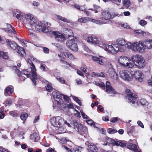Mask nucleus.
I'll list each match as a JSON object with an SVG mask.
<instances>
[{
  "instance_id": "0e129e2a",
  "label": "nucleus",
  "mask_w": 152,
  "mask_h": 152,
  "mask_svg": "<svg viewBox=\"0 0 152 152\" xmlns=\"http://www.w3.org/2000/svg\"><path fill=\"white\" fill-rule=\"evenodd\" d=\"M42 49L45 53H49V50L48 48L44 47L42 48Z\"/></svg>"
},
{
  "instance_id": "412c9836",
  "label": "nucleus",
  "mask_w": 152,
  "mask_h": 152,
  "mask_svg": "<svg viewBox=\"0 0 152 152\" xmlns=\"http://www.w3.org/2000/svg\"><path fill=\"white\" fill-rule=\"evenodd\" d=\"M61 62L62 64V66L64 68L67 69L68 68L69 66L71 68H73L72 65L71 64H69L65 61V59L64 58H61Z\"/></svg>"
},
{
  "instance_id": "c85d7f7f",
  "label": "nucleus",
  "mask_w": 152,
  "mask_h": 152,
  "mask_svg": "<svg viewBox=\"0 0 152 152\" xmlns=\"http://www.w3.org/2000/svg\"><path fill=\"white\" fill-rule=\"evenodd\" d=\"M65 35L66 36H68L69 37L72 38V37H74L73 33L72 30L68 28H66L64 30Z\"/></svg>"
},
{
  "instance_id": "f8f14e48",
  "label": "nucleus",
  "mask_w": 152,
  "mask_h": 152,
  "mask_svg": "<svg viewBox=\"0 0 152 152\" xmlns=\"http://www.w3.org/2000/svg\"><path fill=\"white\" fill-rule=\"evenodd\" d=\"M34 27L37 31L39 32L46 33L49 31L48 29L45 27L41 22L37 21Z\"/></svg>"
},
{
  "instance_id": "ea45409f",
  "label": "nucleus",
  "mask_w": 152,
  "mask_h": 152,
  "mask_svg": "<svg viewBox=\"0 0 152 152\" xmlns=\"http://www.w3.org/2000/svg\"><path fill=\"white\" fill-rule=\"evenodd\" d=\"M123 3L125 6L129 7L130 4V2L129 0H123Z\"/></svg>"
},
{
  "instance_id": "e2e57ef3",
  "label": "nucleus",
  "mask_w": 152,
  "mask_h": 152,
  "mask_svg": "<svg viewBox=\"0 0 152 152\" xmlns=\"http://www.w3.org/2000/svg\"><path fill=\"white\" fill-rule=\"evenodd\" d=\"M146 21L144 20H141L139 22V24L142 26H144L145 25V24H146Z\"/></svg>"
},
{
  "instance_id": "6ab92c4d",
  "label": "nucleus",
  "mask_w": 152,
  "mask_h": 152,
  "mask_svg": "<svg viewBox=\"0 0 152 152\" xmlns=\"http://www.w3.org/2000/svg\"><path fill=\"white\" fill-rule=\"evenodd\" d=\"M13 87L12 86H8L4 90V95L6 96H10L13 92Z\"/></svg>"
},
{
  "instance_id": "f704fd0d",
  "label": "nucleus",
  "mask_w": 152,
  "mask_h": 152,
  "mask_svg": "<svg viewBox=\"0 0 152 152\" xmlns=\"http://www.w3.org/2000/svg\"><path fill=\"white\" fill-rule=\"evenodd\" d=\"M134 31L135 33L139 35L142 36H145L146 35V34L145 32L142 31L140 30H134Z\"/></svg>"
},
{
  "instance_id": "680f3d73",
  "label": "nucleus",
  "mask_w": 152,
  "mask_h": 152,
  "mask_svg": "<svg viewBox=\"0 0 152 152\" xmlns=\"http://www.w3.org/2000/svg\"><path fill=\"white\" fill-rule=\"evenodd\" d=\"M0 151L1 152H10L7 149L0 147Z\"/></svg>"
},
{
  "instance_id": "393cba45",
  "label": "nucleus",
  "mask_w": 152,
  "mask_h": 152,
  "mask_svg": "<svg viewBox=\"0 0 152 152\" xmlns=\"http://www.w3.org/2000/svg\"><path fill=\"white\" fill-rule=\"evenodd\" d=\"M14 16L18 19L22 20L23 19V17L24 16V14L19 11V10H16L14 12Z\"/></svg>"
},
{
  "instance_id": "6e6552de",
  "label": "nucleus",
  "mask_w": 152,
  "mask_h": 152,
  "mask_svg": "<svg viewBox=\"0 0 152 152\" xmlns=\"http://www.w3.org/2000/svg\"><path fill=\"white\" fill-rule=\"evenodd\" d=\"M126 92L127 93V95L125 97L128 99L129 102L132 104L137 103V101L136 100L137 97L135 94L131 92L130 90L128 89L126 90Z\"/></svg>"
},
{
  "instance_id": "de8ad7c7",
  "label": "nucleus",
  "mask_w": 152,
  "mask_h": 152,
  "mask_svg": "<svg viewBox=\"0 0 152 152\" xmlns=\"http://www.w3.org/2000/svg\"><path fill=\"white\" fill-rule=\"evenodd\" d=\"M9 114L10 115L14 117H16L19 116V115L15 111H10L9 112Z\"/></svg>"
},
{
  "instance_id": "423d86ee",
  "label": "nucleus",
  "mask_w": 152,
  "mask_h": 152,
  "mask_svg": "<svg viewBox=\"0 0 152 152\" xmlns=\"http://www.w3.org/2000/svg\"><path fill=\"white\" fill-rule=\"evenodd\" d=\"M118 64L121 66L128 68H131L134 66L133 63H131L129 58L125 56H122L118 59Z\"/></svg>"
},
{
  "instance_id": "1a4fd4ad",
  "label": "nucleus",
  "mask_w": 152,
  "mask_h": 152,
  "mask_svg": "<svg viewBox=\"0 0 152 152\" xmlns=\"http://www.w3.org/2000/svg\"><path fill=\"white\" fill-rule=\"evenodd\" d=\"M86 41L88 43L94 45H98L99 47L102 48L100 45H103V44H105L103 42H99L97 37L94 36L87 37Z\"/></svg>"
},
{
  "instance_id": "49530a36",
  "label": "nucleus",
  "mask_w": 152,
  "mask_h": 152,
  "mask_svg": "<svg viewBox=\"0 0 152 152\" xmlns=\"http://www.w3.org/2000/svg\"><path fill=\"white\" fill-rule=\"evenodd\" d=\"M107 23V22L103 21L101 19V20H96L95 23L99 25H102Z\"/></svg>"
},
{
  "instance_id": "c756f323",
  "label": "nucleus",
  "mask_w": 152,
  "mask_h": 152,
  "mask_svg": "<svg viewBox=\"0 0 152 152\" xmlns=\"http://www.w3.org/2000/svg\"><path fill=\"white\" fill-rule=\"evenodd\" d=\"M127 148L133 150L136 152H137L138 151L137 146L135 144L132 143H130L129 145H128Z\"/></svg>"
},
{
  "instance_id": "8fccbe9b",
  "label": "nucleus",
  "mask_w": 152,
  "mask_h": 152,
  "mask_svg": "<svg viewBox=\"0 0 152 152\" xmlns=\"http://www.w3.org/2000/svg\"><path fill=\"white\" fill-rule=\"evenodd\" d=\"M63 54L65 57L68 58L70 54L71 53H70L68 50H65L63 52Z\"/></svg>"
},
{
  "instance_id": "cd10ccee",
  "label": "nucleus",
  "mask_w": 152,
  "mask_h": 152,
  "mask_svg": "<svg viewBox=\"0 0 152 152\" xmlns=\"http://www.w3.org/2000/svg\"><path fill=\"white\" fill-rule=\"evenodd\" d=\"M55 17L58 20H59L64 22L67 23H70V20L67 18L62 16L61 15H55Z\"/></svg>"
},
{
  "instance_id": "4be33fe9",
  "label": "nucleus",
  "mask_w": 152,
  "mask_h": 152,
  "mask_svg": "<svg viewBox=\"0 0 152 152\" xmlns=\"http://www.w3.org/2000/svg\"><path fill=\"white\" fill-rule=\"evenodd\" d=\"M88 145V150L89 152H96L97 151V148L94 144L89 143Z\"/></svg>"
},
{
  "instance_id": "6e6d98bb",
  "label": "nucleus",
  "mask_w": 152,
  "mask_h": 152,
  "mask_svg": "<svg viewBox=\"0 0 152 152\" xmlns=\"http://www.w3.org/2000/svg\"><path fill=\"white\" fill-rule=\"evenodd\" d=\"M83 132L86 133L87 132V128L86 127H83L82 128V129L79 130V131L78 132Z\"/></svg>"
},
{
  "instance_id": "f03ea898",
  "label": "nucleus",
  "mask_w": 152,
  "mask_h": 152,
  "mask_svg": "<svg viewBox=\"0 0 152 152\" xmlns=\"http://www.w3.org/2000/svg\"><path fill=\"white\" fill-rule=\"evenodd\" d=\"M13 69L15 71L16 73H18V76L20 77L21 80L24 81L25 78L31 77V80L33 82L34 85L35 86L36 85V80H37V78H38L37 77L36 73H35V76L33 77V73L30 72L29 71L23 70L22 71L20 72L18 69L17 68L16 66L13 67Z\"/></svg>"
},
{
  "instance_id": "603ef678",
  "label": "nucleus",
  "mask_w": 152,
  "mask_h": 152,
  "mask_svg": "<svg viewBox=\"0 0 152 152\" xmlns=\"http://www.w3.org/2000/svg\"><path fill=\"white\" fill-rule=\"evenodd\" d=\"M1 56H2L4 59H7L8 57V53H4L3 52H1Z\"/></svg>"
},
{
  "instance_id": "338daca9",
  "label": "nucleus",
  "mask_w": 152,
  "mask_h": 152,
  "mask_svg": "<svg viewBox=\"0 0 152 152\" xmlns=\"http://www.w3.org/2000/svg\"><path fill=\"white\" fill-rule=\"evenodd\" d=\"M118 121L117 118L114 117L113 118L111 119V121L112 123H115Z\"/></svg>"
},
{
  "instance_id": "13d9d810",
  "label": "nucleus",
  "mask_w": 152,
  "mask_h": 152,
  "mask_svg": "<svg viewBox=\"0 0 152 152\" xmlns=\"http://www.w3.org/2000/svg\"><path fill=\"white\" fill-rule=\"evenodd\" d=\"M11 28V29H10V30H8V32L12 33L14 34H16V32L15 28L13 27H12Z\"/></svg>"
},
{
  "instance_id": "774afa93",
  "label": "nucleus",
  "mask_w": 152,
  "mask_h": 152,
  "mask_svg": "<svg viewBox=\"0 0 152 152\" xmlns=\"http://www.w3.org/2000/svg\"><path fill=\"white\" fill-rule=\"evenodd\" d=\"M122 26L124 28H125L127 29H129L130 28L129 26L128 25V24L127 23H124L122 25Z\"/></svg>"
},
{
  "instance_id": "9d476101",
  "label": "nucleus",
  "mask_w": 152,
  "mask_h": 152,
  "mask_svg": "<svg viewBox=\"0 0 152 152\" xmlns=\"http://www.w3.org/2000/svg\"><path fill=\"white\" fill-rule=\"evenodd\" d=\"M64 122V120L62 118L60 117H53L50 119V122L51 124L54 126L58 127L61 125Z\"/></svg>"
},
{
  "instance_id": "aec40b11",
  "label": "nucleus",
  "mask_w": 152,
  "mask_h": 152,
  "mask_svg": "<svg viewBox=\"0 0 152 152\" xmlns=\"http://www.w3.org/2000/svg\"><path fill=\"white\" fill-rule=\"evenodd\" d=\"M143 42L145 49L149 50L152 48V40L147 39Z\"/></svg>"
},
{
  "instance_id": "2eb2a0df",
  "label": "nucleus",
  "mask_w": 152,
  "mask_h": 152,
  "mask_svg": "<svg viewBox=\"0 0 152 152\" xmlns=\"http://www.w3.org/2000/svg\"><path fill=\"white\" fill-rule=\"evenodd\" d=\"M27 62L29 64L30 66V68L28 69H27V70L33 73V77H34V76H35V73H36V69L35 66L34 64L32 63L31 60L30 59H28L27 60Z\"/></svg>"
},
{
  "instance_id": "79ce46f5",
  "label": "nucleus",
  "mask_w": 152,
  "mask_h": 152,
  "mask_svg": "<svg viewBox=\"0 0 152 152\" xmlns=\"http://www.w3.org/2000/svg\"><path fill=\"white\" fill-rule=\"evenodd\" d=\"M117 131L115 129H113L112 128H109L107 129V132L110 134H112L117 132Z\"/></svg>"
},
{
  "instance_id": "72a5a7b5",
  "label": "nucleus",
  "mask_w": 152,
  "mask_h": 152,
  "mask_svg": "<svg viewBox=\"0 0 152 152\" xmlns=\"http://www.w3.org/2000/svg\"><path fill=\"white\" fill-rule=\"evenodd\" d=\"M46 82L47 83V86H45L46 88L47 91L50 92L53 90L52 85L48 81H46Z\"/></svg>"
},
{
  "instance_id": "2f4dec72",
  "label": "nucleus",
  "mask_w": 152,
  "mask_h": 152,
  "mask_svg": "<svg viewBox=\"0 0 152 152\" xmlns=\"http://www.w3.org/2000/svg\"><path fill=\"white\" fill-rule=\"evenodd\" d=\"M37 21L36 20V19L34 17L31 19L30 20L28 21L27 23L28 24H29L32 28L33 27H34L35 25L36 24V22Z\"/></svg>"
},
{
  "instance_id": "a19ab883",
  "label": "nucleus",
  "mask_w": 152,
  "mask_h": 152,
  "mask_svg": "<svg viewBox=\"0 0 152 152\" xmlns=\"http://www.w3.org/2000/svg\"><path fill=\"white\" fill-rule=\"evenodd\" d=\"M28 117V115L26 113H22L21 116L20 118L22 120H25Z\"/></svg>"
},
{
  "instance_id": "864d4df0",
  "label": "nucleus",
  "mask_w": 152,
  "mask_h": 152,
  "mask_svg": "<svg viewBox=\"0 0 152 152\" xmlns=\"http://www.w3.org/2000/svg\"><path fill=\"white\" fill-rule=\"evenodd\" d=\"M81 70L86 74H89V71L88 69H87L86 68L83 67H81L80 68Z\"/></svg>"
},
{
  "instance_id": "20e7f679",
  "label": "nucleus",
  "mask_w": 152,
  "mask_h": 152,
  "mask_svg": "<svg viewBox=\"0 0 152 152\" xmlns=\"http://www.w3.org/2000/svg\"><path fill=\"white\" fill-rule=\"evenodd\" d=\"M6 43L8 47H10L13 50H16L17 52L20 56H25L26 53L25 50L21 47L18 45L16 43L13 41H11L9 39H6Z\"/></svg>"
},
{
  "instance_id": "58836bf2",
  "label": "nucleus",
  "mask_w": 152,
  "mask_h": 152,
  "mask_svg": "<svg viewBox=\"0 0 152 152\" xmlns=\"http://www.w3.org/2000/svg\"><path fill=\"white\" fill-rule=\"evenodd\" d=\"M110 76L114 80H117L118 78V75L116 73L115 71H113L110 74Z\"/></svg>"
},
{
  "instance_id": "c9c22d12",
  "label": "nucleus",
  "mask_w": 152,
  "mask_h": 152,
  "mask_svg": "<svg viewBox=\"0 0 152 152\" xmlns=\"http://www.w3.org/2000/svg\"><path fill=\"white\" fill-rule=\"evenodd\" d=\"M24 15L26 20L27 23L30 20L31 18L32 19L34 17V16L32 15L29 13L26 15L24 14Z\"/></svg>"
},
{
  "instance_id": "a18cd8bd",
  "label": "nucleus",
  "mask_w": 152,
  "mask_h": 152,
  "mask_svg": "<svg viewBox=\"0 0 152 152\" xmlns=\"http://www.w3.org/2000/svg\"><path fill=\"white\" fill-rule=\"evenodd\" d=\"M73 99L75 100L80 105H81V103L80 100L77 97L72 96Z\"/></svg>"
},
{
  "instance_id": "f3484780",
  "label": "nucleus",
  "mask_w": 152,
  "mask_h": 152,
  "mask_svg": "<svg viewBox=\"0 0 152 152\" xmlns=\"http://www.w3.org/2000/svg\"><path fill=\"white\" fill-rule=\"evenodd\" d=\"M62 148L63 149H66L67 152H81L82 151V148L81 147H77L75 148V149L72 148V149H69L65 145H63Z\"/></svg>"
},
{
  "instance_id": "37998d69",
  "label": "nucleus",
  "mask_w": 152,
  "mask_h": 152,
  "mask_svg": "<svg viewBox=\"0 0 152 152\" xmlns=\"http://www.w3.org/2000/svg\"><path fill=\"white\" fill-rule=\"evenodd\" d=\"M58 128V129H57L56 130H58V132L59 134H61L62 133H64V132L63 131V130L64 129L63 127L61 125H60V126H58V127H57Z\"/></svg>"
},
{
  "instance_id": "f257e3e1",
  "label": "nucleus",
  "mask_w": 152,
  "mask_h": 152,
  "mask_svg": "<svg viewBox=\"0 0 152 152\" xmlns=\"http://www.w3.org/2000/svg\"><path fill=\"white\" fill-rule=\"evenodd\" d=\"M116 43L115 45H113L103 44V45L100 46L106 51L113 54H116L118 51L124 52L126 51L127 47V43L124 39L119 38L116 40Z\"/></svg>"
},
{
  "instance_id": "0eeeda50",
  "label": "nucleus",
  "mask_w": 152,
  "mask_h": 152,
  "mask_svg": "<svg viewBox=\"0 0 152 152\" xmlns=\"http://www.w3.org/2000/svg\"><path fill=\"white\" fill-rule=\"evenodd\" d=\"M115 14L114 12L112 10H110L108 11H105L102 13V17L100 19L106 21L109 23L110 18H113L114 17Z\"/></svg>"
},
{
  "instance_id": "e433bc0d",
  "label": "nucleus",
  "mask_w": 152,
  "mask_h": 152,
  "mask_svg": "<svg viewBox=\"0 0 152 152\" xmlns=\"http://www.w3.org/2000/svg\"><path fill=\"white\" fill-rule=\"evenodd\" d=\"M68 48H69L71 50L75 52L77 51L78 50V48L77 43L73 44L72 46L71 45Z\"/></svg>"
},
{
  "instance_id": "4c0bfd02",
  "label": "nucleus",
  "mask_w": 152,
  "mask_h": 152,
  "mask_svg": "<svg viewBox=\"0 0 152 152\" xmlns=\"http://www.w3.org/2000/svg\"><path fill=\"white\" fill-rule=\"evenodd\" d=\"M89 20L88 17L81 18L78 19V21L80 23H86Z\"/></svg>"
},
{
  "instance_id": "a878e982",
  "label": "nucleus",
  "mask_w": 152,
  "mask_h": 152,
  "mask_svg": "<svg viewBox=\"0 0 152 152\" xmlns=\"http://www.w3.org/2000/svg\"><path fill=\"white\" fill-rule=\"evenodd\" d=\"M64 102L63 103L62 105H58V107H59L61 108L63 111H64V110H65L66 108L68 109H74V107L70 103H69V104H64Z\"/></svg>"
},
{
  "instance_id": "9b49d317",
  "label": "nucleus",
  "mask_w": 152,
  "mask_h": 152,
  "mask_svg": "<svg viewBox=\"0 0 152 152\" xmlns=\"http://www.w3.org/2000/svg\"><path fill=\"white\" fill-rule=\"evenodd\" d=\"M119 75L122 79L126 81H130L132 79V75L126 70L121 71L119 73Z\"/></svg>"
},
{
  "instance_id": "dca6fc26",
  "label": "nucleus",
  "mask_w": 152,
  "mask_h": 152,
  "mask_svg": "<svg viewBox=\"0 0 152 152\" xmlns=\"http://www.w3.org/2000/svg\"><path fill=\"white\" fill-rule=\"evenodd\" d=\"M106 91L108 94H116V92L110 85V83L109 81H107L106 83Z\"/></svg>"
},
{
  "instance_id": "7ed1b4c3",
  "label": "nucleus",
  "mask_w": 152,
  "mask_h": 152,
  "mask_svg": "<svg viewBox=\"0 0 152 152\" xmlns=\"http://www.w3.org/2000/svg\"><path fill=\"white\" fill-rule=\"evenodd\" d=\"M128 46H130V48L135 52L142 53L145 52V48L143 41H140L132 43H128Z\"/></svg>"
},
{
  "instance_id": "ddd939ff",
  "label": "nucleus",
  "mask_w": 152,
  "mask_h": 152,
  "mask_svg": "<svg viewBox=\"0 0 152 152\" xmlns=\"http://www.w3.org/2000/svg\"><path fill=\"white\" fill-rule=\"evenodd\" d=\"M52 95L54 100L56 102L58 105L63 104V101L61 99V94L58 93L57 91H53Z\"/></svg>"
},
{
  "instance_id": "3c124183",
  "label": "nucleus",
  "mask_w": 152,
  "mask_h": 152,
  "mask_svg": "<svg viewBox=\"0 0 152 152\" xmlns=\"http://www.w3.org/2000/svg\"><path fill=\"white\" fill-rule=\"evenodd\" d=\"M56 78L57 80L61 83L63 84H64L65 83V80L62 77L58 76Z\"/></svg>"
},
{
  "instance_id": "69168bd1",
  "label": "nucleus",
  "mask_w": 152,
  "mask_h": 152,
  "mask_svg": "<svg viewBox=\"0 0 152 152\" xmlns=\"http://www.w3.org/2000/svg\"><path fill=\"white\" fill-rule=\"evenodd\" d=\"M137 124L142 128H144V126L143 123L140 121H139L137 122Z\"/></svg>"
},
{
  "instance_id": "b1692460",
  "label": "nucleus",
  "mask_w": 152,
  "mask_h": 152,
  "mask_svg": "<svg viewBox=\"0 0 152 152\" xmlns=\"http://www.w3.org/2000/svg\"><path fill=\"white\" fill-rule=\"evenodd\" d=\"M77 38L75 37H72V38H70L68 41H67L66 43V45L68 47L74 44H76V40Z\"/></svg>"
},
{
  "instance_id": "bb28decb",
  "label": "nucleus",
  "mask_w": 152,
  "mask_h": 152,
  "mask_svg": "<svg viewBox=\"0 0 152 152\" xmlns=\"http://www.w3.org/2000/svg\"><path fill=\"white\" fill-rule=\"evenodd\" d=\"M39 137L38 134L34 133L30 136V139L34 142H37L39 139Z\"/></svg>"
},
{
  "instance_id": "09e8293b",
  "label": "nucleus",
  "mask_w": 152,
  "mask_h": 152,
  "mask_svg": "<svg viewBox=\"0 0 152 152\" xmlns=\"http://www.w3.org/2000/svg\"><path fill=\"white\" fill-rule=\"evenodd\" d=\"M61 96H63V98L65 102H69V98L67 96L63 94H61Z\"/></svg>"
},
{
  "instance_id": "473e14b6",
  "label": "nucleus",
  "mask_w": 152,
  "mask_h": 152,
  "mask_svg": "<svg viewBox=\"0 0 152 152\" xmlns=\"http://www.w3.org/2000/svg\"><path fill=\"white\" fill-rule=\"evenodd\" d=\"M136 127H137L135 126H131V127L129 128L127 130V133L129 135H131L133 134V133L135 131Z\"/></svg>"
},
{
  "instance_id": "5fc2aeb1",
  "label": "nucleus",
  "mask_w": 152,
  "mask_h": 152,
  "mask_svg": "<svg viewBox=\"0 0 152 152\" xmlns=\"http://www.w3.org/2000/svg\"><path fill=\"white\" fill-rule=\"evenodd\" d=\"M111 143L113 145L115 144L117 146H120L121 142L119 141H115L114 140H112Z\"/></svg>"
},
{
  "instance_id": "bf43d9fd",
  "label": "nucleus",
  "mask_w": 152,
  "mask_h": 152,
  "mask_svg": "<svg viewBox=\"0 0 152 152\" xmlns=\"http://www.w3.org/2000/svg\"><path fill=\"white\" fill-rule=\"evenodd\" d=\"M74 114L76 116L78 117H79L80 116V113L78 112L75 109H74Z\"/></svg>"
},
{
  "instance_id": "a211bd4d",
  "label": "nucleus",
  "mask_w": 152,
  "mask_h": 152,
  "mask_svg": "<svg viewBox=\"0 0 152 152\" xmlns=\"http://www.w3.org/2000/svg\"><path fill=\"white\" fill-rule=\"evenodd\" d=\"M134 76L137 80L141 82L143 78V75L142 73L139 71H136L134 74Z\"/></svg>"
},
{
  "instance_id": "7c9ffc66",
  "label": "nucleus",
  "mask_w": 152,
  "mask_h": 152,
  "mask_svg": "<svg viewBox=\"0 0 152 152\" xmlns=\"http://www.w3.org/2000/svg\"><path fill=\"white\" fill-rule=\"evenodd\" d=\"M92 58L94 61L97 62L100 65H103L104 64L102 59L99 57L93 56L92 57Z\"/></svg>"
},
{
  "instance_id": "5701e85b",
  "label": "nucleus",
  "mask_w": 152,
  "mask_h": 152,
  "mask_svg": "<svg viewBox=\"0 0 152 152\" xmlns=\"http://www.w3.org/2000/svg\"><path fill=\"white\" fill-rule=\"evenodd\" d=\"M73 124L74 128L77 129L78 132H79V130L82 129L83 127V125L80 123H79L76 120H74L73 121Z\"/></svg>"
},
{
  "instance_id": "c03bdc74",
  "label": "nucleus",
  "mask_w": 152,
  "mask_h": 152,
  "mask_svg": "<svg viewBox=\"0 0 152 152\" xmlns=\"http://www.w3.org/2000/svg\"><path fill=\"white\" fill-rule=\"evenodd\" d=\"M140 102L141 104L143 106L147 105L148 104V102L144 99H141L140 100Z\"/></svg>"
},
{
  "instance_id": "4d7b16f0",
  "label": "nucleus",
  "mask_w": 152,
  "mask_h": 152,
  "mask_svg": "<svg viewBox=\"0 0 152 152\" xmlns=\"http://www.w3.org/2000/svg\"><path fill=\"white\" fill-rule=\"evenodd\" d=\"M80 113L81 114L82 116V117L85 119L88 118V116L84 113L83 111L81 110L80 111Z\"/></svg>"
},
{
  "instance_id": "052dcab7",
  "label": "nucleus",
  "mask_w": 152,
  "mask_h": 152,
  "mask_svg": "<svg viewBox=\"0 0 152 152\" xmlns=\"http://www.w3.org/2000/svg\"><path fill=\"white\" fill-rule=\"evenodd\" d=\"M96 85L101 88H104L105 87L104 84L103 82H101L100 83H98Z\"/></svg>"
},
{
  "instance_id": "39448f33",
  "label": "nucleus",
  "mask_w": 152,
  "mask_h": 152,
  "mask_svg": "<svg viewBox=\"0 0 152 152\" xmlns=\"http://www.w3.org/2000/svg\"><path fill=\"white\" fill-rule=\"evenodd\" d=\"M131 59L133 62V64H135L139 68H143L145 65V59L140 55L133 56Z\"/></svg>"
},
{
  "instance_id": "4468645a",
  "label": "nucleus",
  "mask_w": 152,
  "mask_h": 152,
  "mask_svg": "<svg viewBox=\"0 0 152 152\" xmlns=\"http://www.w3.org/2000/svg\"><path fill=\"white\" fill-rule=\"evenodd\" d=\"M53 34L55 36L56 40L58 42H63L65 39V37L61 33L58 31H53Z\"/></svg>"
}]
</instances>
